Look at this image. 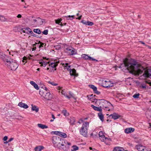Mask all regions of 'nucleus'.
Listing matches in <instances>:
<instances>
[{"label": "nucleus", "mask_w": 151, "mask_h": 151, "mask_svg": "<svg viewBox=\"0 0 151 151\" xmlns=\"http://www.w3.org/2000/svg\"><path fill=\"white\" fill-rule=\"evenodd\" d=\"M89 87L93 89L94 93L97 95H99L100 94V92L97 91V88L94 85L92 84H90L88 85Z\"/></svg>", "instance_id": "nucleus-10"}, {"label": "nucleus", "mask_w": 151, "mask_h": 151, "mask_svg": "<svg viewBox=\"0 0 151 151\" xmlns=\"http://www.w3.org/2000/svg\"><path fill=\"white\" fill-rule=\"evenodd\" d=\"M59 63V61L54 62L51 63L50 64L49 63V65L50 67H51V68H53L54 70H56V67L58 66V63Z\"/></svg>", "instance_id": "nucleus-11"}, {"label": "nucleus", "mask_w": 151, "mask_h": 151, "mask_svg": "<svg viewBox=\"0 0 151 151\" xmlns=\"http://www.w3.org/2000/svg\"><path fill=\"white\" fill-rule=\"evenodd\" d=\"M20 32L25 33V28H21Z\"/></svg>", "instance_id": "nucleus-55"}, {"label": "nucleus", "mask_w": 151, "mask_h": 151, "mask_svg": "<svg viewBox=\"0 0 151 151\" xmlns=\"http://www.w3.org/2000/svg\"><path fill=\"white\" fill-rule=\"evenodd\" d=\"M93 24H94L92 22H91L90 21H87L86 22V25L91 26L93 25Z\"/></svg>", "instance_id": "nucleus-41"}, {"label": "nucleus", "mask_w": 151, "mask_h": 151, "mask_svg": "<svg viewBox=\"0 0 151 151\" xmlns=\"http://www.w3.org/2000/svg\"><path fill=\"white\" fill-rule=\"evenodd\" d=\"M96 100L100 101L99 105L102 106L103 109H104V107H106L107 104H108L109 102V101H107L103 99H96Z\"/></svg>", "instance_id": "nucleus-9"}, {"label": "nucleus", "mask_w": 151, "mask_h": 151, "mask_svg": "<svg viewBox=\"0 0 151 151\" xmlns=\"http://www.w3.org/2000/svg\"><path fill=\"white\" fill-rule=\"evenodd\" d=\"M27 58L26 57L24 56V57H23L22 62L24 63V64H25V63H27Z\"/></svg>", "instance_id": "nucleus-42"}, {"label": "nucleus", "mask_w": 151, "mask_h": 151, "mask_svg": "<svg viewBox=\"0 0 151 151\" xmlns=\"http://www.w3.org/2000/svg\"><path fill=\"white\" fill-rule=\"evenodd\" d=\"M114 67L115 70L117 68H119L122 70L127 69L128 70L133 72L137 70V72L139 73H141L144 69L136 60L132 58L129 59L127 58L123 60V63L121 64L120 66L116 65Z\"/></svg>", "instance_id": "nucleus-1"}, {"label": "nucleus", "mask_w": 151, "mask_h": 151, "mask_svg": "<svg viewBox=\"0 0 151 151\" xmlns=\"http://www.w3.org/2000/svg\"><path fill=\"white\" fill-rule=\"evenodd\" d=\"M65 67L67 68V69L68 70V68L70 67V65H69V64L68 63H66L65 64Z\"/></svg>", "instance_id": "nucleus-49"}, {"label": "nucleus", "mask_w": 151, "mask_h": 151, "mask_svg": "<svg viewBox=\"0 0 151 151\" xmlns=\"http://www.w3.org/2000/svg\"><path fill=\"white\" fill-rule=\"evenodd\" d=\"M70 121L69 122L70 123V124L72 125H74L75 124L76 120L75 118L73 117H70L69 119Z\"/></svg>", "instance_id": "nucleus-23"}, {"label": "nucleus", "mask_w": 151, "mask_h": 151, "mask_svg": "<svg viewBox=\"0 0 151 151\" xmlns=\"http://www.w3.org/2000/svg\"><path fill=\"white\" fill-rule=\"evenodd\" d=\"M69 70L70 71V74L71 76H76V71L75 69H69Z\"/></svg>", "instance_id": "nucleus-19"}, {"label": "nucleus", "mask_w": 151, "mask_h": 151, "mask_svg": "<svg viewBox=\"0 0 151 151\" xmlns=\"http://www.w3.org/2000/svg\"><path fill=\"white\" fill-rule=\"evenodd\" d=\"M44 148V147L42 146H38L36 147L35 148V151H40Z\"/></svg>", "instance_id": "nucleus-20"}, {"label": "nucleus", "mask_w": 151, "mask_h": 151, "mask_svg": "<svg viewBox=\"0 0 151 151\" xmlns=\"http://www.w3.org/2000/svg\"><path fill=\"white\" fill-rule=\"evenodd\" d=\"M32 36H33L34 37H37V36H38V35H37L36 34H35L33 33V34H32Z\"/></svg>", "instance_id": "nucleus-59"}, {"label": "nucleus", "mask_w": 151, "mask_h": 151, "mask_svg": "<svg viewBox=\"0 0 151 151\" xmlns=\"http://www.w3.org/2000/svg\"><path fill=\"white\" fill-rule=\"evenodd\" d=\"M18 105L20 107H23L24 109H27L28 107V106L27 104L22 103V102L19 103L18 104Z\"/></svg>", "instance_id": "nucleus-18"}, {"label": "nucleus", "mask_w": 151, "mask_h": 151, "mask_svg": "<svg viewBox=\"0 0 151 151\" xmlns=\"http://www.w3.org/2000/svg\"><path fill=\"white\" fill-rule=\"evenodd\" d=\"M35 44H34L33 45V48H32V51L35 50H36V47L35 46Z\"/></svg>", "instance_id": "nucleus-56"}, {"label": "nucleus", "mask_w": 151, "mask_h": 151, "mask_svg": "<svg viewBox=\"0 0 151 151\" xmlns=\"http://www.w3.org/2000/svg\"><path fill=\"white\" fill-rule=\"evenodd\" d=\"M43 88L44 89V90H45V91H47L48 90V89L45 86Z\"/></svg>", "instance_id": "nucleus-61"}, {"label": "nucleus", "mask_w": 151, "mask_h": 151, "mask_svg": "<svg viewBox=\"0 0 151 151\" xmlns=\"http://www.w3.org/2000/svg\"><path fill=\"white\" fill-rule=\"evenodd\" d=\"M107 105L108 107V108L109 109L110 111L113 110L114 107L113 105L111 104L109 102L108 104H107Z\"/></svg>", "instance_id": "nucleus-29"}, {"label": "nucleus", "mask_w": 151, "mask_h": 151, "mask_svg": "<svg viewBox=\"0 0 151 151\" xmlns=\"http://www.w3.org/2000/svg\"><path fill=\"white\" fill-rule=\"evenodd\" d=\"M73 151H76V150H78V147L76 145H74L73 146Z\"/></svg>", "instance_id": "nucleus-44"}, {"label": "nucleus", "mask_w": 151, "mask_h": 151, "mask_svg": "<svg viewBox=\"0 0 151 151\" xmlns=\"http://www.w3.org/2000/svg\"><path fill=\"white\" fill-rule=\"evenodd\" d=\"M48 30L46 29L44 30L43 32H42L43 34L45 35H47L48 33Z\"/></svg>", "instance_id": "nucleus-47"}, {"label": "nucleus", "mask_w": 151, "mask_h": 151, "mask_svg": "<svg viewBox=\"0 0 151 151\" xmlns=\"http://www.w3.org/2000/svg\"><path fill=\"white\" fill-rule=\"evenodd\" d=\"M8 138V137L6 136L4 137L3 139V140L4 141H7L6 140Z\"/></svg>", "instance_id": "nucleus-50"}, {"label": "nucleus", "mask_w": 151, "mask_h": 151, "mask_svg": "<svg viewBox=\"0 0 151 151\" xmlns=\"http://www.w3.org/2000/svg\"><path fill=\"white\" fill-rule=\"evenodd\" d=\"M32 110L33 111H35L36 112H37L39 111V108L37 106L34 105L33 106V105H32Z\"/></svg>", "instance_id": "nucleus-32"}, {"label": "nucleus", "mask_w": 151, "mask_h": 151, "mask_svg": "<svg viewBox=\"0 0 151 151\" xmlns=\"http://www.w3.org/2000/svg\"><path fill=\"white\" fill-rule=\"evenodd\" d=\"M0 22H13V20L11 18H6L3 15H0Z\"/></svg>", "instance_id": "nucleus-8"}, {"label": "nucleus", "mask_w": 151, "mask_h": 151, "mask_svg": "<svg viewBox=\"0 0 151 151\" xmlns=\"http://www.w3.org/2000/svg\"><path fill=\"white\" fill-rule=\"evenodd\" d=\"M13 139H14V138H11L9 139V140H8V141H6L4 142V143L5 144L8 143V142H11L12 141V140H13Z\"/></svg>", "instance_id": "nucleus-48"}, {"label": "nucleus", "mask_w": 151, "mask_h": 151, "mask_svg": "<svg viewBox=\"0 0 151 151\" xmlns=\"http://www.w3.org/2000/svg\"><path fill=\"white\" fill-rule=\"evenodd\" d=\"M60 147H57L58 148L65 151L67 150V148L66 146L63 143V142H61V143L60 144Z\"/></svg>", "instance_id": "nucleus-16"}, {"label": "nucleus", "mask_w": 151, "mask_h": 151, "mask_svg": "<svg viewBox=\"0 0 151 151\" xmlns=\"http://www.w3.org/2000/svg\"><path fill=\"white\" fill-rule=\"evenodd\" d=\"M82 17V15H80L78 17L76 18V19H78L79 20H80L81 19V17Z\"/></svg>", "instance_id": "nucleus-63"}, {"label": "nucleus", "mask_w": 151, "mask_h": 151, "mask_svg": "<svg viewBox=\"0 0 151 151\" xmlns=\"http://www.w3.org/2000/svg\"><path fill=\"white\" fill-rule=\"evenodd\" d=\"M0 57L3 61L8 63L9 62L12 61V59L10 57L6 55L3 52H0Z\"/></svg>", "instance_id": "nucleus-7"}, {"label": "nucleus", "mask_w": 151, "mask_h": 151, "mask_svg": "<svg viewBox=\"0 0 151 151\" xmlns=\"http://www.w3.org/2000/svg\"><path fill=\"white\" fill-rule=\"evenodd\" d=\"M83 122L82 127L80 129V134L85 137H86L87 135L88 129L89 126V122H83L81 119L79 120Z\"/></svg>", "instance_id": "nucleus-2"}, {"label": "nucleus", "mask_w": 151, "mask_h": 151, "mask_svg": "<svg viewBox=\"0 0 151 151\" xmlns=\"http://www.w3.org/2000/svg\"><path fill=\"white\" fill-rule=\"evenodd\" d=\"M33 32L36 34H40L41 33V31L40 29H35L33 30Z\"/></svg>", "instance_id": "nucleus-34"}, {"label": "nucleus", "mask_w": 151, "mask_h": 151, "mask_svg": "<svg viewBox=\"0 0 151 151\" xmlns=\"http://www.w3.org/2000/svg\"><path fill=\"white\" fill-rule=\"evenodd\" d=\"M134 130V128L132 127H129L126 129L124 130V132L128 134L133 132Z\"/></svg>", "instance_id": "nucleus-14"}, {"label": "nucleus", "mask_w": 151, "mask_h": 151, "mask_svg": "<svg viewBox=\"0 0 151 151\" xmlns=\"http://www.w3.org/2000/svg\"><path fill=\"white\" fill-rule=\"evenodd\" d=\"M139 95V93H135L133 95V97L134 98H138Z\"/></svg>", "instance_id": "nucleus-40"}, {"label": "nucleus", "mask_w": 151, "mask_h": 151, "mask_svg": "<svg viewBox=\"0 0 151 151\" xmlns=\"http://www.w3.org/2000/svg\"><path fill=\"white\" fill-rule=\"evenodd\" d=\"M113 151H126L124 150L122 148L119 147H116L114 148Z\"/></svg>", "instance_id": "nucleus-21"}, {"label": "nucleus", "mask_w": 151, "mask_h": 151, "mask_svg": "<svg viewBox=\"0 0 151 151\" xmlns=\"http://www.w3.org/2000/svg\"><path fill=\"white\" fill-rule=\"evenodd\" d=\"M136 148L139 151H142L144 146L140 145H137L136 146Z\"/></svg>", "instance_id": "nucleus-22"}, {"label": "nucleus", "mask_w": 151, "mask_h": 151, "mask_svg": "<svg viewBox=\"0 0 151 151\" xmlns=\"http://www.w3.org/2000/svg\"><path fill=\"white\" fill-rule=\"evenodd\" d=\"M144 68V70H142V72L141 73H137V70H135V72H136L138 75H139L140 74H142L144 71V73L142 75L143 76H144L146 78H151V68H144L142 65H141Z\"/></svg>", "instance_id": "nucleus-4"}, {"label": "nucleus", "mask_w": 151, "mask_h": 151, "mask_svg": "<svg viewBox=\"0 0 151 151\" xmlns=\"http://www.w3.org/2000/svg\"><path fill=\"white\" fill-rule=\"evenodd\" d=\"M62 20V19L61 18L55 20V22L56 24H59V25L61 26H63L62 23L61 22Z\"/></svg>", "instance_id": "nucleus-28"}, {"label": "nucleus", "mask_w": 151, "mask_h": 151, "mask_svg": "<svg viewBox=\"0 0 151 151\" xmlns=\"http://www.w3.org/2000/svg\"><path fill=\"white\" fill-rule=\"evenodd\" d=\"M98 116L101 120L102 122H103L104 121V116L102 112L99 113Z\"/></svg>", "instance_id": "nucleus-25"}, {"label": "nucleus", "mask_w": 151, "mask_h": 151, "mask_svg": "<svg viewBox=\"0 0 151 151\" xmlns=\"http://www.w3.org/2000/svg\"><path fill=\"white\" fill-rule=\"evenodd\" d=\"M51 133L52 134H55L56 135L59 136V134L60 133V132L58 131H52Z\"/></svg>", "instance_id": "nucleus-38"}, {"label": "nucleus", "mask_w": 151, "mask_h": 151, "mask_svg": "<svg viewBox=\"0 0 151 151\" xmlns=\"http://www.w3.org/2000/svg\"><path fill=\"white\" fill-rule=\"evenodd\" d=\"M93 94H91V95H88L87 96V97H88V98L91 101L92 100H96L97 99H96L95 97H93Z\"/></svg>", "instance_id": "nucleus-30"}, {"label": "nucleus", "mask_w": 151, "mask_h": 151, "mask_svg": "<svg viewBox=\"0 0 151 151\" xmlns=\"http://www.w3.org/2000/svg\"><path fill=\"white\" fill-rule=\"evenodd\" d=\"M74 16H65V17L66 18V19L67 20H72L73 19H74Z\"/></svg>", "instance_id": "nucleus-36"}, {"label": "nucleus", "mask_w": 151, "mask_h": 151, "mask_svg": "<svg viewBox=\"0 0 151 151\" xmlns=\"http://www.w3.org/2000/svg\"><path fill=\"white\" fill-rule=\"evenodd\" d=\"M8 67H9L11 70H15L18 66V64L16 62V61L13 60L12 59V61L9 62L7 64Z\"/></svg>", "instance_id": "nucleus-6"}, {"label": "nucleus", "mask_w": 151, "mask_h": 151, "mask_svg": "<svg viewBox=\"0 0 151 151\" xmlns=\"http://www.w3.org/2000/svg\"><path fill=\"white\" fill-rule=\"evenodd\" d=\"M17 17L18 18H20L22 17V15L20 14H18L17 16Z\"/></svg>", "instance_id": "nucleus-62"}, {"label": "nucleus", "mask_w": 151, "mask_h": 151, "mask_svg": "<svg viewBox=\"0 0 151 151\" xmlns=\"http://www.w3.org/2000/svg\"><path fill=\"white\" fill-rule=\"evenodd\" d=\"M149 128L151 129V123H149Z\"/></svg>", "instance_id": "nucleus-64"}, {"label": "nucleus", "mask_w": 151, "mask_h": 151, "mask_svg": "<svg viewBox=\"0 0 151 151\" xmlns=\"http://www.w3.org/2000/svg\"><path fill=\"white\" fill-rule=\"evenodd\" d=\"M61 93L62 95H64L67 98L70 99L71 98V97L70 96H68L67 94L66 93V92L65 91L62 90L61 91Z\"/></svg>", "instance_id": "nucleus-31"}, {"label": "nucleus", "mask_w": 151, "mask_h": 151, "mask_svg": "<svg viewBox=\"0 0 151 151\" xmlns=\"http://www.w3.org/2000/svg\"><path fill=\"white\" fill-rule=\"evenodd\" d=\"M107 106V105L106 107H104V109H103L106 111H110L109 110V109L108 108V107Z\"/></svg>", "instance_id": "nucleus-54"}, {"label": "nucleus", "mask_w": 151, "mask_h": 151, "mask_svg": "<svg viewBox=\"0 0 151 151\" xmlns=\"http://www.w3.org/2000/svg\"><path fill=\"white\" fill-rule=\"evenodd\" d=\"M37 19H38V20H39V19H40L41 21L40 22V24H42L43 22H45V19H41L39 17H38L37 18Z\"/></svg>", "instance_id": "nucleus-43"}, {"label": "nucleus", "mask_w": 151, "mask_h": 151, "mask_svg": "<svg viewBox=\"0 0 151 151\" xmlns=\"http://www.w3.org/2000/svg\"><path fill=\"white\" fill-rule=\"evenodd\" d=\"M81 22L84 24H86V22L84 20H82L81 21Z\"/></svg>", "instance_id": "nucleus-57"}, {"label": "nucleus", "mask_w": 151, "mask_h": 151, "mask_svg": "<svg viewBox=\"0 0 151 151\" xmlns=\"http://www.w3.org/2000/svg\"><path fill=\"white\" fill-rule=\"evenodd\" d=\"M81 58H83L85 60H91V59H92V57L89 56L88 55L86 54H82L81 55Z\"/></svg>", "instance_id": "nucleus-17"}, {"label": "nucleus", "mask_w": 151, "mask_h": 151, "mask_svg": "<svg viewBox=\"0 0 151 151\" xmlns=\"http://www.w3.org/2000/svg\"><path fill=\"white\" fill-rule=\"evenodd\" d=\"M29 34H30L31 36H32V35L33 33L32 31L31 30V29L30 30H29Z\"/></svg>", "instance_id": "nucleus-53"}, {"label": "nucleus", "mask_w": 151, "mask_h": 151, "mask_svg": "<svg viewBox=\"0 0 151 151\" xmlns=\"http://www.w3.org/2000/svg\"><path fill=\"white\" fill-rule=\"evenodd\" d=\"M76 54V53H75V51L73 50H72L71 51V54L70 55H73Z\"/></svg>", "instance_id": "nucleus-51"}, {"label": "nucleus", "mask_w": 151, "mask_h": 151, "mask_svg": "<svg viewBox=\"0 0 151 151\" xmlns=\"http://www.w3.org/2000/svg\"><path fill=\"white\" fill-rule=\"evenodd\" d=\"M30 83L33 86H34V87L37 90L39 89L38 86V85L35 83V82L32 81H30Z\"/></svg>", "instance_id": "nucleus-24"}, {"label": "nucleus", "mask_w": 151, "mask_h": 151, "mask_svg": "<svg viewBox=\"0 0 151 151\" xmlns=\"http://www.w3.org/2000/svg\"><path fill=\"white\" fill-rule=\"evenodd\" d=\"M110 116H111L112 118L114 119V120L116 119L121 117V116L116 113L114 112L113 114H111Z\"/></svg>", "instance_id": "nucleus-13"}, {"label": "nucleus", "mask_w": 151, "mask_h": 151, "mask_svg": "<svg viewBox=\"0 0 151 151\" xmlns=\"http://www.w3.org/2000/svg\"><path fill=\"white\" fill-rule=\"evenodd\" d=\"M91 107L93 108L95 110L100 111V112H102V110L101 108L102 107L101 106L100 107H97L94 106L93 105H91Z\"/></svg>", "instance_id": "nucleus-15"}, {"label": "nucleus", "mask_w": 151, "mask_h": 151, "mask_svg": "<svg viewBox=\"0 0 151 151\" xmlns=\"http://www.w3.org/2000/svg\"><path fill=\"white\" fill-rule=\"evenodd\" d=\"M30 30V29L29 28H25V33L29 35V32Z\"/></svg>", "instance_id": "nucleus-39"}, {"label": "nucleus", "mask_w": 151, "mask_h": 151, "mask_svg": "<svg viewBox=\"0 0 151 151\" xmlns=\"http://www.w3.org/2000/svg\"><path fill=\"white\" fill-rule=\"evenodd\" d=\"M52 140L54 146L56 148L60 147V144L63 140L61 138L56 136H53L52 137Z\"/></svg>", "instance_id": "nucleus-3"}, {"label": "nucleus", "mask_w": 151, "mask_h": 151, "mask_svg": "<svg viewBox=\"0 0 151 151\" xmlns=\"http://www.w3.org/2000/svg\"><path fill=\"white\" fill-rule=\"evenodd\" d=\"M55 70H54V69L52 68H50L49 69V71L50 72H54Z\"/></svg>", "instance_id": "nucleus-58"}, {"label": "nucleus", "mask_w": 151, "mask_h": 151, "mask_svg": "<svg viewBox=\"0 0 151 151\" xmlns=\"http://www.w3.org/2000/svg\"><path fill=\"white\" fill-rule=\"evenodd\" d=\"M143 149L142 151H148V150H150V148L149 147L145 146H144Z\"/></svg>", "instance_id": "nucleus-46"}, {"label": "nucleus", "mask_w": 151, "mask_h": 151, "mask_svg": "<svg viewBox=\"0 0 151 151\" xmlns=\"http://www.w3.org/2000/svg\"><path fill=\"white\" fill-rule=\"evenodd\" d=\"M102 133V132L100 131L99 132V135L100 137V139H101V138H103L102 139L103 140H104V138L105 139H106V138L105 137V136L104 135H101V134Z\"/></svg>", "instance_id": "nucleus-35"}, {"label": "nucleus", "mask_w": 151, "mask_h": 151, "mask_svg": "<svg viewBox=\"0 0 151 151\" xmlns=\"http://www.w3.org/2000/svg\"><path fill=\"white\" fill-rule=\"evenodd\" d=\"M50 63V61L47 62L44 61H42L40 62V64H41V66H43L44 67H45L46 66L47 64H49Z\"/></svg>", "instance_id": "nucleus-26"}, {"label": "nucleus", "mask_w": 151, "mask_h": 151, "mask_svg": "<svg viewBox=\"0 0 151 151\" xmlns=\"http://www.w3.org/2000/svg\"><path fill=\"white\" fill-rule=\"evenodd\" d=\"M44 45V43L42 42H41V43L40 44V46H39V47L41 48V47H43Z\"/></svg>", "instance_id": "nucleus-52"}, {"label": "nucleus", "mask_w": 151, "mask_h": 151, "mask_svg": "<svg viewBox=\"0 0 151 151\" xmlns=\"http://www.w3.org/2000/svg\"><path fill=\"white\" fill-rule=\"evenodd\" d=\"M63 114L65 116H68V113L67 112V111L65 109L63 110L62 112Z\"/></svg>", "instance_id": "nucleus-37"}, {"label": "nucleus", "mask_w": 151, "mask_h": 151, "mask_svg": "<svg viewBox=\"0 0 151 151\" xmlns=\"http://www.w3.org/2000/svg\"><path fill=\"white\" fill-rule=\"evenodd\" d=\"M39 94L46 100H50L52 98V96L50 92L41 90L39 91Z\"/></svg>", "instance_id": "nucleus-5"}, {"label": "nucleus", "mask_w": 151, "mask_h": 151, "mask_svg": "<svg viewBox=\"0 0 151 151\" xmlns=\"http://www.w3.org/2000/svg\"><path fill=\"white\" fill-rule=\"evenodd\" d=\"M112 84H111L110 81H105L102 83V86L105 88H107L112 86Z\"/></svg>", "instance_id": "nucleus-12"}, {"label": "nucleus", "mask_w": 151, "mask_h": 151, "mask_svg": "<svg viewBox=\"0 0 151 151\" xmlns=\"http://www.w3.org/2000/svg\"><path fill=\"white\" fill-rule=\"evenodd\" d=\"M59 136L64 138H65L67 137V136L66 133L60 132V133L59 134Z\"/></svg>", "instance_id": "nucleus-33"}, {"label": "nucleus", "mask_w": 151, "mask_h": 151, "mask_svg": "<svg viewBox=\"0 0 151 151\" xmlns=\"http://www.w3.org/2000/svg\"><path fill=\"white\" fill-rule=\"evenodd\" d=\"M37 126L39 127L42 129L47 128H48L47 126L42 124H37Z\"/></svg>", "instance_id": "nucleus-27"}, {"label": "nucleus", "mask_w": 151, "mask_h": 151, "mask_svg": "<svg viewBox=\"0 0 151 151\" xmlns=\"http://www.w3.org/2000/svg\"><path fill=\"white\" fill-rule=\"evenodd\" d=\"M48 83H49L51 84V85L54 86H57L58 85L57 83H55L53 82H51L50 81H48Z\"/></svg>", "instance_id": "nucleus-45"}, {"label": "nucleus", "mask_w": 151, "mask_h": 151, "mask_svg": "<svg viewBox=\"0 0 151 151\" xmlns=\"http://www.w3.org/2000/svg\"><path fill=\"white\" fill-rule=\"evenodd\" d=\"M91 60L93 61H99L97 60H96V59H94V58H92V59H91Z\"/></svg>", "instance_id": "nucleus-60"}]
</instances>
